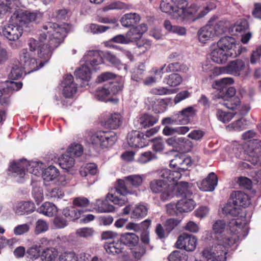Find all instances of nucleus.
<instances>
[{
    "instance_id": "1",
    "label": "nucleus",
    "mask_w": 261,
    "mask_h": 261,
    "mask_svg": "<svg viewBox=\"0 0 261 261\" xmlns=\"http://www.w3.org/2000/svg\"><path fill=\"white\" fill-rule=\"evenodd\" d=\"M68 31L66 23L59 24L48 22L43 25L42 33L38 39L30 38L28 45L30 54L26 49L21 51V64L28 73L35 71L42 67L49 59L52 50L63 40Z\"/></svg>"
},
{
    "instance_id": "2",
    "label": "nucleus",
    "mask_w": 261,
    "mask_h": 261,
    "mask_svg": "<svg viewBox=\"0 0 261 261\" xmlns=\"http://www.w3.org/2000/svg\"><path fill=\"white\" fill-rule=\"evenodd\" d=\"M248 220L243 215L241 218H233L228 224L224 220H218L212 225L213 233L205 231V239H213L212 246L201 251V258L195 261H225L228 248L248 232Z\"/></svg>"
},
{
    "instance_id": "3",
    "label": "nucleus",
    "mask_w": 261,
    "mask_h": 261,
    "mask_svg": "<svg viewBox=\"0 0 261 261\" xmlns=\"http://www.w3.org/2000/svg\"><path fill=\"white\" fill-rule=\"evenodd\" d=\"M43 13L38 10H19L11 16V22L5 25L2 30L3 35L9 41L13 49L21 47L19 40L23 33V27H28L31 23H38L42 19Z\"/></svg>"
},
{
    "instance_id": "4",
    "label": "nucleus",
    "mask_w": 261,
    "mask_h": 261,
    "mask_svg": "<svg viewBox=\"0 0 261 261\" xmlns=\"http://www.w3.org/2000/svg\"><path fill=\"white\" fill-rule=\"evenodd\" d=\"M145 178V175L132 174L118 179L115 189L108 194L107 199L120 206L124 205L128 200L126 195H137L135 189L142 185Z\"/></svg>"
},
{
    "instance_id": "5",
    "label": "nucleus",
    "mask_w": 261,
    "mask_h": 261,
    "mask_svg": "<svg viewBox=\"0 0 261 261\" xmlns=\"http://www.w3.org/2000/svg\"><path fill=\"white\" fill-rule=\"evenodd\" d=\"M186 182H179L176 187L175 196H181V198L176 203H169L166 205L167 212L171 215L187 213L193 211L196 205L193 200L192 192Z\"/></svg>"
},
{
    "instance_id": "6",
    "label": "nucleus",
    "mask_w": 261,
    "mask_h": 261,
    "mask_svg": "<svg viewBox=\"0 0 261 261\" xmlns=\"http://www.w3.org/2000/svg\"><path fill=\"white\" fill-rule=\"evenodd\" d=\"M45 167L44 163L38 161L29 162L25 159L14 161L10 165V175L18 182H23L27 178L25 171L36 176H39Z\"/></svg>"
},
{
    "instance_id": "7",
    "label": "nucleus",
    "mask_w": 261,
    "mask_h": 261,
    "mask_svg": "<svg viewBox=\"0 0 261 261\" xmlns=\"http://www.w3.org/2000/svg\"><path fill=\"white\" fill-rule=\"evenodd\" d=\"M192 164L191 157L177 154L170 161V167L172 170L163 169L161 172V176L170 181H176L181 177V172L188 170Z\"/></svg>"
},
{
    "instance_id": "8",
    "label": "nucleus",
    "mask_w": 261,
    "mask_h": 261,
    "mask_svg": "<svg viewBox=\"0 0 261 261\" xmlns=\"http://www.w3.org/2000/svg\"><path fill=\"white\" fill-rule=\"evenodd\" d=\"M226 21L218 20V17L213 16L207 24L198 31V39L200 42L206 43L216 36L226 32L227 30Z\"/></svg>"
},
{
    "instance_id": "9",
    "label": "nucleus",
    "mask_w": 261,
    "mask_h": 261,
    "mask_svg": "<svg viewBox=\"0 0 261 261\" xmlns=\"http://www.w3.org/2000/svg\"><path fill=\"white\" fill-rule=\"evenodd\" d=\"M188 5L186 0H162L160 9L163 12H171L173 19L183 21L189 19L188 13Z\"/></svg>"
},
{
    "instance_id": "10",
    "label": "nucleus",
    "mask_w": 261,
    "mask_h": 261,
    "mask_svg": "<svg viewBox=\"0 0 261 261\" xmlns=\"http://www.w3.org/2000/svg\"><path fill=\"white\" fill-rule=\"evenodd\" d=\"M164 179H154L150 182V188L155 193H160V199L163 201L169 200L174 197L178 183L170 181L162 177Z\"/></svg>"
},
{
    "instance_id": "11",
    "label": "nucleus",
    "mask_w": 261,
    "mask_h": 261,
    "mask_svg": "<svg viewBox=\"0 0 261 261\" xmlns=\"http://www.w3.org/2000/svg\"><path fill=\"white\" fill-rule=\"evenodd\" d=\"M117 140L113 132L99 131L94 133L90 138L91 143L96 148H107L112 146Z\"/></svg>"
},
{
    "instance_id": "12",
    "label": "nucleus",
    "mask_w": 261,
    "mask_h": 261,
    "mask_svg": "<svg viewBox=\"0 0 261 261\" xmlns=\"http://www.w3.org/2000/svg\"><path fill=\"white\" fill-rule=\"evenodd\" d=\"M228 53L230 57L239 56L246 48L231 37L226 36L220 39L216 43Z\"/></svg>"
},
{
    "instance_id": "13",
    "label": "nucleus",
    "mask_w": 261,
    "mask_h": 261,
    "mask_svg": "<svg viewBox=\"0 0 261 261\" xmlns=\"http://www.w3.org/2000/svg\"><path fill=\"white\" fill-rule=\"evenodd\" d=\"M122 89V86L117 83H109L102 87L98 88L95 93V97L100 101H112L111 97L117 94Z\"/></svg>"
},
{
    "instance_id": "14",
    "label": "nucleus",
    "mask_w": 261,
    "mask_h": 261,
    "mask_svg": "<svg viewBox=\"0 0 261 261\" xmlns=\"http://www.w3.org/2000/svg\"><path fill=\"white\" fill-rule=\"evenodd\" d=\"M216 7L213 2H210L206 6L198 7L196 4H192L188 7V13L189 14V19L195 20L200 19L206 15L211 10Z\"/></svg>"
},
{
    "instance_id": "15",
    "label": "nucleus",
    "mask_w": 261,
    "mask_h": 261,
    "mask_svg": "<svg viewBox=\"0 0 261 261\" xmlns=\"http://www.w3.org/2000/svg\"><path fill=\"white\" fill-rule=\"evenodd\" d=\"M42 177L45 185H47V182L54 181L58 179L59 185L61 187H65L67 182L64 177L60 176V172L59 170L54 166H49L46 168L44 169L42 173Z\"/></svg>"
},
{
    "instance_id": "16",
    "label": "nucleus",
    "mask_w": 261,
    "mask_h": 261,
    "mask_svg": "<svg viewBox=\"0 0 261 261\" xmlns=\"http://www.w3.org/2000/svg\"><path fill=\"white\" fill-rule=\"evenodd\" d=\"M103 51L100 50L87 51L82 58V61L90 68L95 69L96 67L102 64Z\"/></svg>"
},
{
    "instance_id": "17",
    "label": "nucleus",
    "mask_w": 261,
    "mask_h": 261,
    "mask_svg": "<svg viewBox=\"0 0 261 261\" xmlns=\"http://www.w3.org/2000/svg\"><path fill=\"white\" fill-rule=\"evenodd\" d=\"M197 239L194 236L183 233L179 236L176 243L177 248L192 252L196 249Z\"/></svg>"
},
{
    "instance_id": "18",
    "label": "nucleus",
    "mask_w": 261,
    "mask_h": 261,
    "mask_svg": "<svg viewBox=\"0 0 261 261\" xmlns=\"http://www.w3.org/2000/svg\"><path fill=\"white\" fill-rule=\"evenodd\" d=\"M248 67L245 62L241 59H237L230 62L226 67V73L234 76H246L247 72L246 69Z\"/></svg>"
},
{
    "instance_id": "19",
    "label": "nucleus",
    "mask_w": 261,
    "mask_h": 261,
    "mask_svg": "<svg viewBox=\"0 0 261 261\" xmlns=\"http://www.w3.org/2000/svg\"><path fill=\"white\" fill-rule=\"evenodd\" d=\"M148 213V208L145 204L139 203L134 207H131L130 205L125 206L123 209L124 215L130 214V218L133 219L138 220L145 217Z\"/></svg>"
},
{
    "instance_id": "20",
    "label": "nucleus",
    "mask_w": 261,
    "mask_h": 261,
    "mask_svg": "<svg viewBox=\"0 0 261 261\" xmlns=\"http://www.w3.org/2000/svg\"><path fill=\"white\" fill-rule=\"evenodd\" d=\"M143 133L137 130H133L127 135L128 145L133 147L142 148L147 145V141Z\"/></svg>"
},
{
    "instance_id": "21",
    "label": "nucleus",
    "mask_w": 261,
    "mask_h": 261,
    "mask_svg": "<svg viewBox=\"0 0 261 261\" xmlns=\"http://www.w3.org/2000/svg\"><path fill=\"white\" fill-rule=\"evenodd\" d=\"M210 56L212 60L218 64H224L226 62L229 56L228 53L217 44L211 45Z\"/></svg>"
},
{
    "instance_id": "22",
    "label": "nucleus",
    "mask_w": 261,
    "mask_h": 261,
    "mask_svg": "<svg viewBox=\"0 0 261 261\" xmlns=\"http://www.w3.org/2000/svg\"><path fill=\"white\" fill-rule=\"evenodd\" d=\"M63 88V94L67 98L71 97L76 92V85L73 82V77L71 74H67L61 83Z\"/></svg>"
},
{
    "instance_id": "23",
    "label": "nucleus",
    "mask_w": 261,
    "mask_h": 261,
    "mask_svg": "<svg viewBox=\"0 0 261 261\" xmlns=\"http://www.w3.org/2000/svg\"><path fill=\"white\" fill-rule=\"evenodd\" d=\"M222 212L226 215L235 216L236 218H241V215H243L245 219L248 220V223L249 222V218H246L245 212L236 205L231 198L222 208Z\"/></svg>"
},
{
    "instance_id": "24",
    "label": "nucleus",
    "mask_w": 261,
    "mask_h": 261,
    "mask_svg": "<svg viewBox=\"0 0 261 261\" xmlns=\"http://www.w3.org/2000/svg\"><path fill=\"white\" fill-rule=\"evenodd\" d=\"M218 179L214 172L210 173L207 177L197 182L199 189L203 191H213L217 186Z\"/></svg>"
},
{
    "instance_id": "25",
    "label": "nucleus",
    "mask_w": 261,
    "mask_h": 261,
    "mask_svg": "<svg viewBox=\"0 0 261 261\" xmlns=\"http://www.w3.org/2000/svg\"><path fill=\"white\" fill-rule=\"evenodd\" d=\"M19 5V0H2L0 2V18L15 10Z\"/></svg>"
},
{
    "instance_id": "26",
    "label": "nucleus",
    "mask_w": 261,
    "mask_h": 261,
    "mask_svg": "<svg viewBox=\"0 0 261 261\" xmlns=\"http://www.w3.org/2000/svg\"><path fill=\"white\" fill-rule=\"evenodd\" d=\"M197 112L196 106L188 107L178 112L179 121L182 124H187L190 122V118L195 116Z\"/></svg>"
},
{
    "instance_id": "27",
    "label": "nucleus",
    "mask_w": 261,
    "mask_h": 261,
    "mask_svg": "<svg viewBox=\"0 0 261 261\" xmlns=\"http://www.w3.org/2000/svg\"><path fill=\"white\" fill-rule=\"evenodd\" d=\"M75 161L71 155L67 152L63 154L61 158H59V164L61 167L69 172L70 174H74L76 172L74 165Z\"/></svg>"
},
{
    "instance_id": "28",
    "label": "nucleus",
    "mask_w": 261,
    "mask_h": 261,
    "mask_svg": "<svg viewBox=\"0 0 261 261\" xmlns=\"http://www.w3.org/2000/svg\"><path fill=\"white\" fill-rule=\"evenodd\" d=\"M13 210L18 215H28L34 211V204L30 201L20 202L14 205Z\"/></svg>"
},
{
    "instance_id": "29",
    "label": "nucleus",
    "mask_w": 261,
    "mask_h": 261,
    "mask_svg": "<svg viewBox=\"0 0 261 261\" xmlns=\"http://www.w3.org/2000/svg\"><path fill=\"white\" fill-rule=\"evenodd\" d=\"M249 26L246 20L241 19L238 21L228 29L229 33L233 35L240 36L248 29Z\"/></svg>"
},
{
    "instance_id": "30",
    "label": "nucleus",
    "mask_w": 261,
    "mask_h": 261,
    "mask_svg": "<svg viewBox=\"0 0 261 261\" xmlns=\"http://www.w3.org/2000/svg\"><path fill=\"white\" fill-rule=\"evenodd\" d=\"M230 198L236 205L240 208L241 207H246L250 204L248 196L241 191H237L232 193Z\"/></svg>"
},
{
    "instance_id": "31",
    "label": "nucleus",
    "mask_w": 261,
    "mask_h": 261,
    "mask_svg": "<svg viewBox=\"0 0 261 261\" xmlns=\"http://www.w3.org/2000/svg\"><path fill=\"white\" fill-rule=\"evenodd\" d=\"M166 142L169 146H172L175 149H181L185 144H190V147L192 146L191 142L188 139L184 137L173 136L167 139Z\"/></svg>"
},
{
    "instance_id": "32",
    "label": "nucleus",
    "mask_w": 261,
    "mask_h": 261,
    "mask_svg": "<svg viewBox=\"0 0 261 261\" xmlns=\"http://www.w3.org/2000/svg\"><path fill=\"white\" fill-rule=\"evenodd\" d=\"M234 81L231 77H225L216 81L212 85L214 89L218 91V96L224 92L230 85L232 84Z\"/></svg>"
},
{
    "instance_id": "33",
    "label": "nucleus",
    "mask_w": 261,
    "mask_h": 261,
    "mask_svg": "<svg viewBox=\"0 0 261 261\" xmlns=\"http://www.w3.org/2000/svg\"><path fill=\"white\" fill-rule=\"evenodd\" d=\"M37 212L48 217H53L58 212L57 206L49 202H45L37 210Z\"/></svg>"
},
{
    "instance_id": "34",
    "label": "nucleus",
    "mask_w": 261,
    "mask_h": 261,
    "mask_svg": "<svg viewBox=\"0 0 261 261\" xmlns=\"http://www.w3.org/2000/svg\"><path fill=\"white\" fill-rule=\"evenodd\" d=\"M75 75L77 78L88 82L91 77V69L85 63L75 71Z\"/></svg>"
},
{
    "instance_id": "35",
    "label": "nucleus",
    "mask_w": 261,
    "mask_h": 261,
    "mask_svg": "<svg viewBox=\"0 0 261 261\" xmlns=\"http://www.w3.org/2000/svg\"><path fill=\"white\" fill-rule=\"evenodd\" d=\"M140 19V15L137 13H127L121 18V23L123 27H129L139 22Z\"/></svg>"
},
{
    "instance_id": "36",
    "label": "nucleus",
    "mask_w": 261,
    "mask_h": 261,
    "mask_svg": "<svg viewBox=\"0 0 261 261\" xmlns=\"http://www.w3.org/2000/svg\"><path fill=\"white\" fill-rule=\"evenodd\" d=\"M105 247L107 252L110 254L115 255L122 251L123 245L120 241L117 240L105 244Z\"/></svg>"
},
{
    "instance_id": "37",
    "label": "nucleus",
    "mask_w": 261,
    "mask_h": 261,
    "mask_svg": "<svg viewBox=\"0 0 261 261\" xmlns=\"http://www.w3.org/2000/svg\"><path fill=\"white\" fill-rule=\"evenodd\" d=\"M103 57L108 62L115 66L119 70L123 69L124 72H126L127 70L126 65L121 63L120 60L114 55L110 51H106L103 52Z\"/></svg>"
},
{
    "instance_id": "38",
    "label": "nucleus",
    "mask_w": 261,
    "mask_h": 261,
    "mask_svg": "<svg viewBox=\"0 0 261 261\" xmlns=\"http://www.w3.org/2000/svg\"><path fill=\"white\" fill-rule=\"evenodd\" d=\"M120 242L129 247H135L139 242V238L133 233H125L121 236Z\"/></svg>"
},
{
    "instance_id": "39",
    "label": "nucleus",
    "mask_w": 261,
    "mask_h": 261,
    "mask_svg": "<svg viewBox=\"0 0 261 261\" xmlns=\"http://www.w3.org/2000/svg\"><path fill=\"white\" fill-rule=\"evenodd\" d=\"M122 123L121 116L119 113L112 114L107 119L105 125L111 129H116Z\"/></svg>"
},
{
    "instance_id": "40",
    "label": "nucleus",
    "mask_w": 261,
    "mask_h": 261,
    "mask_svg": "<svg viewBox=\"0 0 261 261\" xmlns=\"http://www.w3.org/2000/svg\"><path fill=\"white\" fill-rule=\"evenodd\" d=\"M182 82V77L177 73H172L164 79L163 83L170 87L179 86Z\"/></svg>"
},
{
    "instance_id": "41",
    "label": "nucleus",
    "mask_w": 261,
    "mask_h": 261,
    "mask_svg": "<svg viewBox=\"0 0 261 261\" xmlns=\"http://www.w3.org/2000/svg\"><path fill=\"white\" fill-rule=\"evenodd\" d=\"M58 255V250L55 248L50 247L42 251L40 257L42 261H53Z\"/></svg>"
},
{
    "instance_id": "42",
    "label": "nucleus",
    "mask_w": 261,
    "mask_h": 261,
    "mask_svg": "<svg viewBox=\"0 0 261 261\" xmlns=\"http://www.w3.org/2000/svg\"><path fill=\"white\" fill-rule=\"evenodd\" d=\"M83 212L73 206L67 207L63 211V215L70 220L78 219Z\"/></svg>"
},
{
    "instance_id": "43",
    "label": "nucleus",
    "mask_w": 261,
    "mask_h": 261,
    "mask_svg": "<svg viewBox=\"0 0 261 261\" xmlns=\"http://www.w3.org/2000/svg\"><path fill=\"white\" fill-rule=\"evenodd\" d=\"M110 29V27L98 25L95 23H90L84 27V31L87 33L93 34L102 33Z\"/></svg>"
},
{
    "instance_id": "44",
    "label": "nucleus",
    "mask_w": 261,
    "mask_h": 261,
    "mask_svg": "<svg viewBox=\"0 0 261 261\" xmlns=\"http://www.w3.org/2000/svg\"><path fill=\"white\" fill-rule=\"evenodd\" d=\"M153 97H148L147 102L152 107L153 110L157 113H161L166 110V106L163 99H160L156 102Z\"/></svg>"
},
{
    "instance_id": "45",
    "label": "nucleus",
    "mask_w": 261,
    "mask_h": 261,
    "mask_svg": "<svg viewBox=\"0 0 261 261\" xmlns=\"http://www.w3.org/2000/svg\"><path fill=\"white\" fill-rule=\"evenodd\" d=\"M79 172L83 177L87 176L88 174L95 175L97 172V167L94 163L83 165L80 169Z\"/></svg>"
},
{
    "instance_id": "46",
    "label": "nucleus",
    "mask_w": 261,
    "mask_h": 261,
    "mask_svg": "<svg viewBox=\"0 0 261 261\" xmlns=\"http://www.w3.org/2000/svg\"><path fill=\"white\" fill-rule=\"evenodd\" d=\"M246 120L244 118L239 119L226 126L228 131L241 132L246 127Z\"/></svg>"
},
{
    "instance_id": "47",
    "label": "nucleus",
    "mask_w": 261,
    "mask_h": 261,
    "mask_svg": "<svg viewBox=\"0 0 261 261\" xmlns=\"http://www.w3.org/2000/svg\"><path fill=\"white\" fill-rule=\"evenodd\" d=\"M158 121L157 117L147 114H144L139 119L141 126L144 128L152 126Z\"/></svg>"
},
{
    "instance_id": "48",
    "label": "nucleus",
    "mask_w": 261,
    "mask_h": 261,
    "mask_svg": "<svg viewBox=\"0 0 261 261\" xmlns=\"http://www.w3.org/2000/svg\"><path fill=\"white\" fill-rule=\"evenodd\" d=\"M32 195L37 204L41 202L44 198L43 189L37 182H32Z\"/></svg>"
},
{
    "instance_id": "49",
    "label": "nucleus",
    "mask_w": 261,
    "mask_h": 261,
    "mask_svg": "<svg viewBox=\"0 0 261 261\" xmlns=\"http://www.w3.org/2000/svg\"><path fill=\"white\" fill-rule=\"evenodd\" d=\"M234 113L227 111L218 109L217 110L216 116L217 119L223 123L229 122L234 117Z\"/></svg>"
},
{
    "instance_id": "50",
    "label": "nucleus",
    "mask_w": 261,
    "mask_h": 261,
    "mask_svg": "<svg viewBox=\"0 0 261 261\" xmlns=\"http://www.w3.org/2000/svg\"><path fill=\"white\" fill-rule=\"evenodd\" d=\"M95 205L97 206V211L99 213H109L114 211L113 205L107 204L106 201L97 199L96 201Z\"/></svg>"
},
{
    "instance_id": "51",
    "label": "nucleus",
    "mask_w": 261,
    "mask_h": 261,
    "mask_svg": "<svg viewBox=\"0 0 261 261\" xmlns=\"http://www.w3.org/2000/svg\"><path fill=\"white\" fill-rule=\"evenodd\" d=\"M31 229V225L29 223H23L16 225L14 227L13 231L16 236H22L28 233Z\"/></svg>"
},
{
    "instance_id": "52",
    "label": "nucleus",
    "mask_w": 261,
    "mask_h": 261,
    "mask_svg": "<svg viewBox=\"0 0 261 261\" xmlns=\"http://www.w3.org/2000/svg\"><path fill=\"white\" fill-rule=\"evenodd\" d=\"M83 152L82 145L78 143L71 144L68 148L67 153L74 156H81Z\"/></svg>"
},
{
    "instance_id": "53",
    "label": "nucleus",
    "mask_w": 261,
    "mask_h": 261,
    "mask_svg": "<svg viewBox=\"0 0 261 261\" xmlns=\"http://www.w3.org/2000/svg\"><path fill=\"white\" fill-rule=\"evenodd\" d=\"M188 256L185 252L178 250L173 251L169 256V261H187Z\"/></svg>"
},
{
    "instance_id": "54",
    "label": "nucleus",
    "mask_w": 261,
    "mask_h": 261,
    "mask_svg": "<svg viewBox=\"0 0 261 261\" xmlns=\"http://www.w3.org/2000/svg\"><path fill=\"white\" fill-rule=\"evenodd\" d=\"M150 92L153 95H164L171 94L175 92L173 90L166 87H159L151 89Z\"/></svg>"
},
{
    "instance_id": "55",
    "label": "nucleus",
    "mask_w": 261,
    "mask_h": 261,
    "mask_svg": "<svg viewBox=\"0 0 261 261\" xmlns=\"http://www.w3.org/2000/svg\"><path fill=\"white\" fill-rule=\"evenodd\" d=\"M23 73L22 67L19 64H15L12 67L9 77L12 80H16L20 77Z\"/></svg>"
},
{
    "instance_id": "56",
    "label": "nucleus",
    "mask_w": 261,
    "mask_h": 261,
    "mask_svg": "<svg viewBox=\"0 0 261 261\" xmlns=\"http://www.w3.org/2000/svg\"><path fill=\"white\" fill-rule=\"evenodd\" d=\"M40 245H35L29 248L27 251L28 256L31 259L38 258L40 255Z\"/></svg>"
},
{
    "instance_id": "57",
    "label": "nucleus",
    "mask_w": 261,
    "mask_h": 261,
    "mask_svg": "<svg viewBox=\"0 0 261 261\" xmlns=\"http://www.w3.org/2000/svg\"><path fill=\"white\" fill-rule=\"evenodd\" d=\"M180 120L178 117V113L175 114L173 117H167L164 118L162 120V124L163 125L167 126V125H182L179 121Z\"/></svg>"
},
{
    "instance_id": "58",
    "label": "nucleus",
    "mask_w": 261,
    "mask_h": 261,
    "mask_svg": "<svg viewBox=\"0 0 261 261\" xmlns=\"http://www.w3.org/2000/svg\"><path fill=\"white\" fill-rule=\"evenodd\" d=\"M48 229V225L45 221L39 219L36 223L35 233L37 234L46 231Z\"/></svg>"
},
{
    "instance_id": "59",
    "label": "nucleus",
    "mask_w": 261,
    "mask_h": 261,
    "mask_svg": "<svg viewBox=\"0 0 261 261\" xmlns=\"http://www.w3.org/2000/svg\"><path fill=\"white\" fill-rule=\"evenodd\" d=\"M60 261H77V255L72 251L62 253L59 257Z\"/></svg>"
},
{
    "instance_id": "60",
    "label": "nucleus",
    "mask_w": 261,
    "mask_h": 261,
    "mask_svg": "<svg viewBox=\"0 0 261 261\" xmlns=\"http://www.w3.org/2000/svg\"><path fill=\"white\" fill-rule=\"evenodd\" d=\"M236 94V89L232 87H228L224 92L220 94L217 96V98H222L225 101L230 99L231 98L234 97Z\"/></svg>"
},
{
    "instance_id": "61",
    "label": "nucleus",
    "mask_w": 261,
    "mask_h": 261,
    "mask_svg": "<svg viewBox=\"0 0 261 261\" xmlns=\"http://www.w3.org/2000/svg\"><path fill=\"white\" fill-rule=\"evenodd\" d=\"M151 42L150 40L145 39L140 40L137 42V47L141 49L143 54H144L147 51L149 50L151 48Z\"/></svg>"
},
{
    "instance_id": "62",
    "label": "nucleus",
    "mask_w": 261,
    "mask_h": 261,
    "mask_svg": "<svg viewBox=\"0 0 261 261\" xmlns=\"http://www.w3.org/2000/svg\"><path fill=\"white\" fill-rule=\"evenodd\" d=\"M94 233V230L92 228L83 227L77 229L76 231V234L83 238H88L92 237Z\"/></svg>"
},
{
    "instance_id": "63",
    "label": "nucleus",
    "mask_w": 261,
    "mask_h": 261,
    "mask_svg": "<svg viewBox=\"0 0 261 261\" xmlns=\"http://www.w3.org/2000/svg\"><path fill=\"white\" fill-rule=\"evenodd\" d=\"M22 84L21 82H15L14 81L8 82L7 83V88L4 89V92H11L13 91H17L22 87Z\"/></svg>"
},
{
    "instance_id": "64",
    "label": "nucleus",
    "mask_w": 261,
    "mask_h": 261,
    "mask_svg": "<svg viewBox=\"0 0 261 261\" xmlns=\"http://www.w3.org/2000/svg\"><path fill=\"white\" fill-rule=\"evenodd\" d=\"M154 158V155L151 151H146L140 155L138 159V162L141 164H146Z\"/></svg>"
}]
</instances>
